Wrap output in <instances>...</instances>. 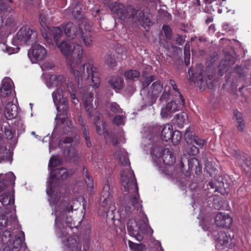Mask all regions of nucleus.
I'll return each instance as SVG.
<instances>
[{
	"mask_svg": "<svg viewBox=\"0 0 251 251\" xmlns=\"http://www.w3.org/2000/svg\"><path fill=\"white\" fill-rule=\"evenodd\" d=\"M15 126L17 128L18 132L22 133L25 131V126L21 119H17L14 122Z\"/></svg>",
	"mask_w": 251,
	"mask_h": 251,
	"instance_id": "obj_53",
	"label": "nucleus"
},
{
	"mask_svg": "<svg viewBox=\"0 0 251 251\" xmlns=\"http://www.w3.org/2000/svg\"><path fill=\"white\" fill-rule=\"evenodd\" d=\"M234 117L236 121V126L239 131H242L245 128V124L243 119L242 114L238 110H234Z\"/></svg>",
	"mask_w": 251,
	"mask_h": 251,
	"instance_id": "obj_36",
	"label": "nucleus"
},
{
	"mask_svg": "<svg viewBox=\"0 0 251 251\" xmlns=\"http://www.w3.org/2000/svg\"><path fill=\"white\" fill-rule=\"evenodd\" d=\"M19 110L17 105L12 102H8L5 107L4 115L7 120L15 119L18 115Z\"/></svg>",
	"mask_w": 251,
	"mask_h": 251,
	"instance_id": "obj_26",
	"label": "nucleus"
},
{
	"mask_svg": "<svg viewBox=\"0 0 251 251\" xmlns=\"http://www.w3.org/2000/svg\"><path fill=\"white\" fill-rule=\"evenodd\" d=\"M11 233L10 230H5L1 236L2 243L5 245L2 251H11Z\"/></svg>",
	"mask_w": 251,
	"mask_h": 251,
	"instance_id": "obj_34",
	"label": "nucleus"
},
{
	"mask_svg": "<svg viewBox=\"0 0 251 251\" xmlns=\"http://www.w3.org/2000/svg\"><path fill=\"white\" fill-rule=\"evenodd\" d=\"M123 79L118 76L112 77L109 81V83L113 89H121L123 86Z\"/></svg>",
	"mask_w": 251,
	"mask_h": 251,
	"instance_id": "obj_39",
	"label": "nucleus"
},
{
	"mask_svg": "<svg viewBox=\"0 0 251 251\" xmlns=\"http://www.w3.org/2000/svg\"><path fill=\"white\" fill-rule=\"evenodd\" d=\"M128 245L132 251H143L145 246L142 244H135L130 241H128Z\"/></svg>",
	"mask_w": 251,
	"mask_h": 251,
	"instance_id": "obj_50",
	"label": "nucleus"
},
{
	"mask_svg": "<svg viewBox=\"0 0 251 251\" xmlns=\"http://www.w3.org/2000/svg\"><path fill=\"white\" fill-rule=\"evenodd\" d=\"M63 242L65 251H82L81 246L73 237H68Z\"/></svg>",
	"mask_w": 251,
	"mask_h": 251,
	"instance_id": "obj_28",
	"label": "nucleus"
},
{
	"mask_svg": "<svg viewBox=\"0 0 251 251\" xmlns=\"http://www.w3.org/2000/svg\"><path fill=\"white\" fill-rule=\"evenodd\" d=\"M65 81V77L62 75H51L46 84L48 88H52L55 86L62 85Z\"/></svg>",
	"mask_w": 251,
	"mask_h": 251,
	"instance_id": "obj_31",
	"label": "nucleus"
},
{
	"mask_svg": "<svg viewBox=\"0 0 251 251\" xmlns=\"http://www.w3.org/2000/svg\"><path fill=\"white\" fill-rule=\"evenodd\" d=\"M58 201L53 204L52 206L51 205L50 206L52 207L55 205L58 206L57 207L55 206L53 208V211L56 217L55 220V232L58 238L62 239L64 237H66L68 234L67 229L64 227L63 224L64 222L66 226L70 228L75 226L72 217L67 215L72 210H76L80 205V203L78 200L72 201V203H68L67 202L64 201L59 205H58Z\"/></svg>",
	"mask_w": 251,
	"mask_h": 251,
	"instance_id": "obj_3",
	"label": "nucleus"
},
{
	"mask_svg": "<svg viewBox=\"0 0 251 251\" xmlns=\"http://www.w3.org/2000/svg\"><path fill=\"white\" fill-rule=\"evenodd\" d=\"M46 50L41 45L37 44L33 46L28 50V56L32 63L43 59L46 56Z\"/></svg>",
	"mask_w": 251,
	"mask_h": 251,
	"instance_id": "obj_16",
	"label": "nucleus"
},
{
	"mask_svg": "<svg viewBox=\"0 0 251 251\" xmlns=\"http://www.w3.org/2000/svg\"><path fill=\"white\" fill-rule=\"evenodd\" d=\"M189 74V79L191 81L197 82L198 84L201 87H204L206 86H207L209 89H212L213 87V76L212 75H208L207 78L203 80L202 76L201 74V72L200 73V75L198 76H196L195 74L193 73V70L191 69L188 70Z\"/></svg>",
	"mask_w": 251,
	"mask_h": 251,
	"instance_id": "obj_13",
	"label": "nucleus"
},
{
	"mask_svg": "<svg viewBox=\"0 0 251 251\" xmlns=\"http://www.w3.org/2000/svg\"><path fill=\"white\" fill-rule=\"evenodd\" d=\"M84 6L80 2L72 3L68 9L70 12H71L74 17L78 20L81 21V24L85 25L90 23L85 18L84 16Z\"/></svg>",
	"mask_w": 251,
	"mask_h": 251,
	"instance_id": "obj_15",
	"label": "nucleus"
},
{
	"mask_svg": "<svg viewBox=\"0 0 251 251\" xmlns=\"http://www.w3.org/2000/svg\"><path fill=\"white\" fill-rule=\"evenodd\" d=\"M20 48L19 47L12 48L10 47H5V49H3V51L6 52L8 54L10 55L12 53H15L18 52Z\"/></svg>",
	"mask_w": 251,
	"mask_h": 251,
	"instance_id": "obj_59",
	"label": "nucleus"
},
{
	"mask_svg": "<svg viewBox=\"0 0 251 251\" xmlns=\"http://www.w3.org/2000/svg\"><path fill=\"white\" fill-rule=\"evenodd\" d=\"M235 163L240 165L247 173H251V158L241 151H234Z\"/></svg>",
	"mask_w": 251,
	"mask_h": 251,
	"instance_id": "obj_14",
	"label": "nucleus"
},
{
	"mask_svg": "<svg viewBox=\"0 0 251 251\" xmlns=\"http://www.w3.org/2000/svg\"><path fill=\"white\" fill-rule=\"evenodd\" d=\"M186 117V115L183 113L176 115L175 122L179 127L183 126L184 123L185 122Z\"/></svg>",
	"mask_w": 251,
	"mask_h": 251,
	"instance_id": "obj_47",
	"label": "nucleus"
},
{
	"mask_svg": "<svg viewBox=\"0 0 251 251\" xmlns=\"http://www.w3.org/2000/svg\"><path fill=\"white\" fill-rule=\"evenodd\" d=\"M164 150L161 146H155L151 151V154L152 158L153 161L156 166L158 168H162L161 158L164 152Z\"/></svg>",
	"mask_w": 251,
	"mask_h": 251,
	"instance_id": "obj_25",
	"label": "nucleus"
},
{
	"mask_svg": "<svg viewBox=\"0 0 251 251\" xmlns=\"http://www.w3.org/2000/svg\"><path fill=\"white\" fill-rule=\"evenodd\" d=\"M0 202L4 207V211L11 213L12 220L16 219V210L14 204V194L12 192H6L0 195Z\"/></svg>",
	"mask_w": 251,
	"mask_h": 251,
	"instance_id": "obj_11",
	"label": "nucleus"
},
{
	"mask_svg": "<svg viewBox=\"0 0 251 251\" xmlns=\"http://www.w3.org/2000/svg\"><path fill=\"white\" fill-rule=\"evenodd\" d=\"M184 61L186 65H188L190 63V54L189 52V47H187V45H185L184 48Z\"/></svg>",
	"mask_w": 251,
	"mask_h": 251,
	"instance_id": "obj_60",
	"label": "nucleus"
},
{
	"mask_svg": "<svg viewBox=\"0 0 251 251\" xmlns=\"http://www.w3.org/2000/svg\"><path fill=\"white\" fill-rule=\"evenodd\" d=\"M53 102L58 112L66 111L68 107V100L63 95L61 88H57L52 93Z\"/></svg>",
	"mask_w": 251,
	"mask_h": 251,
	"instance_id": "obj_12",
	"label": "nucleus"
},
{
	"mask_svg": "<svg viewBox=\"0 0 251 251\" xmlns=\"http://www.w3.org/2000/svg\"><path fill=\"white\" fill-rule=\"evenodd\" d=\"M13 83L9 78H4L2 81V85L0 90V95L4 98L8 96L12 92Z\"/></svg>",
	"mask_w": 251,
	"mask_h": 251,
	"instance_id": "obj_27",
	"label": "nucleus"
},
{
	"mask_svg": "<svg viewBox=\"0 0 251 251\" xmlns=\"http://www.w3.org/2000/svg\"><path fill=\"white\" fill-rule=\"evenodd\" d=\"M172 137L170 140H171L172 143L174 145H177L181 139V134L179 131L175 130L173 132Z\"/></svg>",
	"mask_w": 251,
	"mask_h": 251,
	"instance_id": "obj_51",
	"label": "nucleus"
},
{
	"mask_svg": "<svg viewBox=\"0 0 251 251\" xmlns=\"http://www.w3.org/2000/svg\"><path fill=\"white\" fill-rule=\"evenodd\" d=\"M39 20L40 21V24L43 27L46 26V19L42 14L40 15Z\"/></svg>",
	"mask_w": 251,
	"mask_h": 251,
	"instance_id": "obj_64",
	"label": "nucleus"
},
{
	"mask_svg": "<svg viewBox=\"0 0 251 251\" xmlns=\"http://www.w3.org/2000/svg\"><path fill=\"white\" fill-rule=\"evenodd\" d=\"M62 53L64 55L68 60V64L70 60L77 59L78 47L79 45L75 44L69 40L62 41L60 44H57Z\"/></svg>",
	"mask_w": 251,
	"mask_h": 251,
	"instance_id": "obj_9",
	"label": "nucleus"
},
{
	"mask_svg": "<svg viewBox=\"0 0 251 251\" xmlns=\"http://www.w3.org/2000/svg\"><path fill=\"white\" fill-rule=\"evenodd\" d=\"M187 152L191 155H195L199 153V149L195 146H192L187 149Z\"/></svg>",
	"mask_w": 251,
	"mask_h": 251,
	"instance_id": "obj_58",
	"label": "nucleus"
},
{
	"mask_svg": "<svg viewBox=\"0 0 251 251\" xmlns=\"http://www.w3.org/2000/svg\"><path fill=\"white\" fill-rule=\"evenodd\" d=\"M93 98L92 93L83 95V100L85 111L90 117L98 114L95 122L97 132L99 135L103 134L106 142H111L114 146L112 153L122 165L121 183L127 203L124 207L125 209L121 211V214L125 216L140 209L142 219H140L138 223L134 219H130L127 222V227H151L148 225V218L142 210V201L140 199L136 180L133 171L131 170L127 153L124 149H119L118 146L119 143L124 142L123 140L124 138L120 133L109 134L106 132L105 123L102 121H100V114L96 110L97 106L92 102Z\"/></svg>",
	"mask_w": 251,
	"mask_h": 251,
	"instance_id": "obj_1",
	"label": "nucleus"
},
{
	"mask_svg": "<svg viewBox=\"0 0 251 251\" xmlns=\"http://www.w3.org/2000/svg\"><path fill=\"white\" fill-rule=\"evenodd\" d=\"M107 107L111 112L115 114L121 113L123 112L122 109L120 107L119 105L115 102H110L108 103Z\"/></svg>",
	"mask_w": 251,
	"mask_h": 251,
	"instance_id": "obj_45",
	"label": "nucleus"
},
{
	"mask_svg": "<svg viewBox=\"0 0 251 251\" xmlns=\"http://www.w3.org/2000/svg\"><path fill=\"white\" fill-rule=\"evenodd\" d=\"M71 142H72V139H71V138H65V139L62 138L59 141V145L60 147H63V144H70Z\"/></svg>",
	"mask_w": 251,
	"mask_h": 251,
	"instance_id": "obj_63",
	"label": "nucleus"
},
{
	"mask_svg": "<svg viewBox=\"0 0 251 251\" xmlns=\"http://www.w3.org/2000/svg\"><path fill=\"white\" fill-rule=\"evenodd\" d=\"M73 173V171H68L65 168H57L51 171L50 178L47 181L46 192L50 197V205L52 206L60 198V194L57 192H55L53 189V183L54 179L64 180L72 175Z\"/></svg>",
	"mask_w": 251,
	"mask_h": 251,
	"instance_id": "obj_4",
	"label": "nucleus"
},
{
	"mask_svg": "<svg viewBox=\"0 0 251 251\" xmlns=\"http://www.w3.org/2000/svg\"><path fill=\"white\" fill-rule=\"evenodd\" d=\"M162 29L164 31L165 37L167 39H171L172 38V35L170 27L168 25H164L162 27Z\"/></svg>",
	"mask_w": 251,
	"mask_h": 251,
	"instance_id": "obj_57",
	"label": "nucleus"
},
{
	"mask_svg": "<svg viewBox=\"0 0 251 251\" xmlns=\"http://www.w3.org/2000/svg\"><path fill=\"white\" fill-rule=\"evenodd\" d=\"M104 62L106 65L113 68L116 65V60L114 54L107 53L104 56Z\"/></svg>",
	"mask_w": 251,
	"mask_h": 251,
	"instance_id": "obj_43",
	"label": "nucleus"
},
{
	"mask_svg": "<svg viewBox=\"0 0 251 251\" xmlns=\"http://www.w3.org/2000/svg\"><path fill=\"white\" fill-rule=\"evenodd\" d=\"M173 126L167 124L164 126L161 134V138L163 141L168 142L171 139L173 134Z\"/></svg>",
	"mask_w": 251,
	"mask_h": 251,
	"instance_id": "obj_33",
	"label": "nucleus"
},
{
	"mask_svg": "<svg viewBox=\"0 0 251 251\" xmlns=\"http://www.w3.org/2000/svg\"><path fill=\"white\" fill-rule=\"evenodd\" d=\"M78 120V121H79L80 124L82 126V129H83V134L84 137L85 139L86 144L88 147H91V142L89 140V137L88 136V133L87 132L86 127L83 124V119L81 117H79Z\"/></svg>",
	"mask_w": 251,
	"mask_h": 251,
	"instance_id": "obj_46",
	"label": "nucleus"
},
{
	"mask_svg": "<svg viewBox=\"0 0 251 251\" xmlns=\"http://www.w3.org/2000/svg\"><path fill=\"white\" fill-rule=\"evenodd\" d=\"M172 100L169 102L166 105H164L161 109L160 114L163 118H169L171 117L172 115L176 111L178 110L179 108L182 107L183 106L180 105V100H178V103L176 102V98H171Z\"/></svg>",
	"mask_w": 251,
	"mask_h": 251,
	"instance_id": "obj_17",
	"label": "nucleus"
},
{
	"mask_svg": "<svg viewBox=\"0 0 251 251\" xmlns=\"http://www.w3.org/2000/svg\"><path fill=\"white\" fill-rule=\"evenodd\" d=\"M208 8H210L213 11L218 10L219 4L217 0H203Z\"/></svg>",
	"mask_w": 251,
	"mask_h": 251,
	"instance_id": "obj_48",
	"label": "nucleus"
},
{
	"mask_svg": "<svg viewBox=\"0 0 251 251\" xmlns=\"http://www.w3.org/2000/svg\"><path fill=\"white\" fill-rule=\"evenodd\" d=\"M79 27L78 29L73 23H67L64 27L65 33L68 37L72 39L78 37L80 32V27H82L83 25L79 23Z\"/></svg>",
	"mask_w": 251,
	"mask_h": 251,
	"instance_id": "obj_24",
	"label": "nucleus"
},
{
	"mask_svg": "<svg viewBox=\"0 0 251 251\" xmlns=\"http://www.w3.org/2000/svg\"><path fill=\"white\" fill-rule=\"evenodd\" d=\"M37 33L28 27H22L17 33L14 42L19 45H30L36 41Z\"/></svg>",
	"mask_w": 251,
	"mask_h": 251,
	"instance_id": "obj_8",
	"label": "nucleus"
},
{
	"mask_svg": "<svg viewBox=\"0 0 251 251\" xmlns=\"http://www.w3.org/2000/svg\"><path fill=\"white\" fill-rule=\"evenodd\" d=\"M227 178H225V182L223 181H215L214 182L211 181L208 184V189H215L214 192L218 191L222 192V189H224L226 192H228L232 187L233 182L232 181H228Z\"/></svg>",
	"mask_w": 251,
	"mask_h": 251,
	"instance_id": "obj_18",
	"label": "nucleus"
},
{
	"mask_svg": "<svg viewBox=\"0 0 251 251\" xmlns=\"http://www.w3.org/2000/svg\"><path fill=\"white\" fill-rule=\"evenodd\" d=\"M160 130V127L157 125L154 124L150 125L144 127V131L146 135L145 137L146 139L151 140L152 138H154Z\"/></svg>",
	"mask_w": 251,
	"mask_h": 251,
	"instance_id": "obj_30",
	"label": "nucleus"
},
{
	"mask_svg": "<svg viewBox=\"0 0 251 251\" xmlns=\"http://www.w3.org/2000/svg\"><path fill=\"white\" fill-rule=\"evenodd\" d=\"M108 6L110 10L116 14L122 20H125L128 16L127 13L130 12L133 21H138L141 24L145 23L146 24L151 23L150 19L145 16L143 12H140L137 16V11L131 8H129L128 10L123 4L117 1L111 2Z\"/></svg>",
	"mask_w": 251,
	"mask_h": 251,
	"instance_id": "obj_5",
	"label": "nucleus"
},
{
	"mask_svg": "<svg viewBox=\"0 0 251 251\" xmlns=\"http://www.w3.org/2000/svg\"><path fill=\"white\" fill-rule=\"evenodd\" d=\"M155 76L153 75H151L148 77H146L145 79L142 82V85L143 88H145L147 87L149 85L152 81L155 80Z\"/></svg>",
	"mask_w": 251,
	"mask_h": 251,
	"instance_id": "obj_56",
	"label": "nucleus"
},
{
	"mask_svg": "<svg viewBox=\"0 0 251 251\" xmlns=\"http://www.w3.org/2000/svg\"><path fill=\"white\" fill-rule=\"evenodd\" d=\"M196 136L194 133V129L192 127H189L185 132V140L188 144H193V141Z\"/></svg>",
	"mask_w": 251,
	"mask_h": 251,
	"instance_id": "obj_40",
	"label": "nucleus"
},
{
	"mask_svg": "<svg viewBox=\"0 0 251 251\" xmlns=\"http://www.w3.org/2000/svg\"><path fill=\"white\" fill-rule=\"evenodd\" d=\"M91 31V23L85 24L84 25V29L80 27V32L78 36L82 39L84 45L88 47H90L93 42Z\"/></svg>",
	"mask_w": 251,
	"mask_h": 251,
	"instance_id": "obj_22",
	"label": "nucleus"
},
{
	"mask_svg": "<svg viewBox=\"0 0 251 251\" xmlns=\"http://www.w3.org/2000/svg\"><path fill=\"white\" fill-rule=\"evenodd\" d=\"M125 75L128 79L134 80L139 77L140 73L136 70H129L125 72Z\"/></svg>",
	"mask_w": 251,
	"mask_h": 251,
	"instance_id": "obj_49",
	"label": "nucleus"
},
{
	"mask_svg": "<svg viewBox=\"0 0 251 251\" xmlns=\"http://www.w3.org/2000/svg\"><path fill=\"white\" fill-rule=\"evenodd\" d=\"M23 240H25V235L23 231H20L19 234L15 236L13 244H11V251H20L21 249L25 248V245H23Z\"/></svg>",
	"mask_w": 251,
	"mask_h": 251,
	"instance_id": "obj_29",
	"label": "nucleus"
},
{
	"mask_svg": "<svg viewBox=\"0 0 251 251\" xmlns=\"http://www.w3.org/2000/svg\"><path fill=\"white\" fill-rule=\"evenodd\" d=\"M162 166L163 165H172L176 161V157L172 151L168 149H164L161 158Z\"/></svg>",
	"mask_w": 251,
	"mask_h": 251,
	"instance_id": "obj_32",
	"label": "nucleus"
},
{
	"mask_svg": "<svg viewBox=\"0 0 251 251\" xmlns=\"http://www.w3.org/2000/svg\"><path fill=\"white\" fill-rule=\"evenodd\" d=\"M193 143H195L200 148H203L205 144V141L204 140L199 138L198 136L195 137V139L193 141Z\"/></svg>",
	"mask_w": 251,
	"mask_h": 251,
	"instance_id": "obj_61",
	"label": "nucleus"
},
{
	"mask_svg": "<svg viewBox=\"0 0 251 251\" xmlns=\"http://www.w3.org/2000/svg\"><path fill=\"white\" fill-rule=\"evenodd\" d=\"M111 190L107 181L104 185L101 193V197L99 202L98 213L101 216H107V213H112L115 210V206L109 202Z\"/></svg>",
	"mask_w": 251,
	"mask_h": 251,
	"instance_id": "obj_6",
	"label": "nucleus"
},
{
	"mask_svg": "<svg viewBox=\"0 0 251 251\" xmlns=\"http://www.w3.org/2000/svg\"><path fill=\"white\" fill-rule=\"evenodd\" d=\"M185 164H187L188 169L189 171L195 169L196 172H197V171L200 170L199 162L197 158L193 157L188 159L186 155H183L181 158V168L179 169V172H184V167Z\"/></svg>",
	"mask_w": 251,
	"mask_h": 251,
	"instance_id": "obj_19",
	"label": "nucleus"
},
{
	"mask_svg": "<svg viewBox=\"0 0 251 251\" xmlns=\"http://www.w3.org/2000/svg\"><path fill=\"white\" fill-rule=\"evenodd\" d=\"M7 177H8L7 179L3 178L0 181V192L5 189L8 185L14 184L15 183L16 177L13 173H9Z\"/></svg>",
	"mask_w": 251,
	"mask_h": 251,
	"instance_id": "obj_35",
	"label": "nucleus"
},
{
	"mask_svg": "<svg viewBox=\"0 0 251 251\" xmlns=\"http://www.w3.org/2000/svg\"><path fill=\"white\" fill-rule=\"evenodd\" d=\"M51 31L53 35L54 39L56 42V44H58V40L62 34V30L59 27H54Z\"/></svg>",
	"mask_w": 251,
	"mask_h": 251,
	"instance_id": "obj_52",
	"label": "nucleus"
},
{
	"mask_svg": "<svg viewBox=\"0 0 251 251\" xmlns=\"http://www.w3.org/2000/svg\"><path fill=\"white\" fill-rule=\"evenodd\" d=\"M4 213L6 214H1L0 216V229H3L5 228L6 226L7 225L8 220V218L9 217V222H16L17 220V217H16V219L15 220H12V218L10 216L11 215V213L7 211H4Z\"/></svg>",
	"mask_w": 251,
	"mask_h": 251,
	"instance_id": "obj_38",
	"label": "nucleus"
},
{
	"mask_svg": "<svg viewBox=\"0 0 251 251\" xmlns=\"http://www.w3.org/2000/svg\"><path fill=\"white\" fill-rule=\"evenodd\" d=\"M163 84L159 80L153 82L150 87L148 94L145 100V106H151L156 101L159 95L162 92ZM143 105L142 107H144Z\"/></svg>",
	"mask_w": 251,
	"mask_h": 251,
	"instance_id": "obj_10",
	"label": "nucleus"
},
{
	"mask_svg": "<svg viewBox=\"0 0 251 251\" xmlns=\"http://www.w3.org/2000/svg\"><path fill=\"white\" fill-rule=\"evenodd\" d=\"M232 241L230 236L225 232L221 231L219 232L216 236V248L217 250H222L224 247H227L229 242Z\"/></svg>",
	"mask_w": 251,
	"mask_h": 251,
	"instance_id": "obj_20",
	"label": "nucleus"
},
{
	"mask_svg": "<svg viewBox=\"0 0 251 251\" xmlns=\"http://www.w3.org/2000/svg\"><path fill=\"white\" fill-rule=\"evenodd\" d=\"M43 67L47 70H50L54 67V64L52 62L46 61L44 63Z\"/></svg>",
	"mask_w": 251,
	"mask_h": 251,
	"instance_id": "obj_62",
	"label": "nucleus"
},
{
	"mask_svg": "<svg viewBox=\"0 0 251 251\" xmlns=\"http://www.w3.org/2000/svg\"><path fill=\"white\" fill-rule=\"evenodd\" d=\"M67 89L70 94L73 103L76 105L79 102V100L76 96V90L72 82H68L66 83Z\"/></svg>",
	"mask_w": 251,
	"mask_h": 251,
	"instance_id": "obj_37",
	"label": "nucleus"
},
{
	"mask_svg": "<svg viewBox=\"0 0 251 251\" xmlns=\"http://www.w3.org/2000/svg\"><path fill=\"white\" fill-rule=\"evenodd\" d=\"M125 116L124 115H117L113 119V122L117 125H123L125 124Z\"/></svg>",
	"mask_w": 251,
	"mask_h": 251,
	"instance_id": "obj_55",
	"label": "nucleus"
},
{
	"mask_svg": "<svg viewBox=\"0 0 251 251\" xmlns=\"http://www.w3.org/2000/svg\"><path fill=\"white\" fill-rule=\"evenodd\" d=\"M172 97L176 98L177 100H180V105L184 106V100L177 89L176 85L173 80L170 79L165 85L164 91L159 98V101L161 103L164 102Z\"/></svg>",
	"mask_w": 251,
	"mask_h": 251,
	"instance_id": "obj_7",
	"label": "nucleus"
},
{
	"mask_svg": "<svg viewBox=\"0 0 251 251\" xmlns=\"http://www.w3.org/2000/svg\"><path fill=\"white\" fill-rule=\"evenodd\" d=\"M13 9L12 8L7 5L5 4L3 2V1L1 0H0V14L3 13H10L11 11H12ZM1 16H0V28L1 26Z\"/></svg>",
	"mask_w": 251,
	"mask_h": 251,
	"instance_id": "obj_44",
	"label": "nucleus"
},
{
	"mask_svg": "<svg viewBox=\"0 0 251 251\" xmlns=\"http://www.w3.org/2000/svg\"><path fill=\"white\" fill-rule=\"evenodd\" d=\"M4 132L6 138L8 140L12 139L15 135V131L12 130L11 127L10 126L4 128Z\"/></svg>",
	"mask_w": 251,
	"mask_h": 251,
	"instance_id": "obj_54",
	"label": "nucleus"
},
{
	"mask_svg": "<svg viewBox=\"0 0 251 251\" xmlns=\"http://www.w3.org/2000/svg\"><path fill=\"white\" fill-rule=\"evenodd\" d=\"M226 60H228V62L227 63H226L225 61L221 62V63L219 65V70L220 71H226L228 69V67L230 65L233 64L235 61L234 58L230 55H227L226 56Z\"/></svg>",
	"mask_w": 251,
	"mask_h": 251,
	"instance_id": "obj_42",
	"label": "nucleus"
},
{
	"mask_svg": "<svg viewBox=\"0 0 251 251\" xmlns=\"http://www.w3.org/2000/svg\"><path fill=\"white\" fill-rule=\"evenodd\" d=\"M215 222L217 226L229 228L232 220L227 213L219 212L215 218Z\"/></svg>",
	"mask_w": 251,
	"mask_h": 251,
	"instance_id": "obj_21",
	"label": "nucleus"
},
{
	"mask_svg": "<svg viewBox=\"0 0 251 251\" xmlns=\"http://www.w3.org/2000/svg\"><path fill=\"white\" fill-rule=\"evenodd\" d=\"M5 161L11 162V154L7 148L5 140L0 134V162Z\"/></svg>",
	"mask_w": 251,
	"mask_h": 251,
	"instance_id": "obj_23",
	"label": "nucleus"
},
{
	"mask_svg": "<svg viewBox=\"0 0 251 251\" xmlns=\"http://www.w3.org/2000/svg\"><path fill=\"white\" fill-rule=\"evenodd\" d=\"M83 174L85 176V182L88 190L92 191L94 187V183L92 178L89 175L87 169L84 167Z\"/></svg>",
	"mask_w": 251,
	"mask_h": 251,
	"instance_id": "obj_41",
	"label": "nucleus"
},
{
	"mask_svg": "<svg viewBox=\"0 0 251 251\" xmlns=\"http://www.w3.org/2000/svg\"><path fill=\"white\" fill-rule=\"evenodd\" d=\"M77 59L70 60L69 65L74 74L78 87H84L85 82H92L93 87L98 88L100 84V74L97 68L89 62L82 63L83 50L81 47H78Z\"/></svg>",
	"mask_w": 251,
	"mask_h": 251,
	"instance_id": "obj_2",
	"label": "nucleus"
}]
</instances>
